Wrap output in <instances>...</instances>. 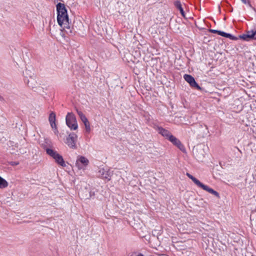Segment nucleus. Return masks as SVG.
<instances>
[{
  "mask_svg": "<svg viewBox=\"0 0 256 256\" xmlns=\"http://www.w3.org/2000/svg\"><path fill=\"white\" fill-rule=\"evenodd\" d=\"M56 10L58 13L57 21L58 24L70 34L72 35L73 32L70 29V24L69 22V20L67 10L64 4L59 2L56 4Z\"/></svg>",
  "mask_w": 256,
  "mask_h": 256,
  "instance_id": "f257e3e1",
  "label": "nucleus"
},
{
  "mask_svg": "<svg viewBox=\"0 0 256 256\" xmlns=\"http://www.w3.org/2000/svg\"><path fill=\"white\" fill-rule=\"evenodd\" d=\"M186 174L198 187L202 188V189L208 192L209 193H210V194L214 195L217 198H220V194L216 191L214 190H213L212 188L208 187V186L203 184L199 180H198L196 178L187 172Z\"/></svg>",
  "mask_w": 256,
  "mask_h": 256,
  "instance_id": "f03ea898",
  "label": "nucleus"
},
{
  "mask_svg": "<svg viewBox=\"0 0 256 256\" xmlns=\"http://www.w3.org/2000/svg\"><path fill=\"white\" fill-rule=\"evenodd\" d=\"M46 154L52 156L58 164L62 167H65L66 166L62 156L58 154L57 152L49 148H46Z\"/></svg>",
  "mask_w": 256,
  "mask_h": 256,
  "instance_id": "7ed1b4c3",
  "label": "nucleus"
},
{
  "mask_svg": "<svg viewBox=\"0 0 256 256\" xmlns=\"http://www.w3.org/2000/svg\"><path fill=\"white\" fill-rule=\"evenodd\" d=\"M66 125L71 130H76L78 128L76 119L74 114L68 112L66 116Z\"/></svg>",
  "mask_w": 256,
  "mask_h": 256,
  "instance_id": "20e7f679",
  "label": "nucleus"
},
{
  "mask_svg": "<svg viewBox=\"0 0 256 256\" xmlns=\"http://www.w3.org/2000/svg\"><path fill=\"white\" fill-rule=\"evenodd\" d=\"M77 135L74 132H72L66 138L65 143L70 148L72 149H76L77 146L76 142H77Z\"/></svg>",
  "mask_w": 256,
  "mask_h": 256,
  "instance_id": "39448f33",
  "label": "nucleus"
},
{
  "mask_svg": "<svg viewBox=\"0 0 256 256\" xmlns=\"http://www.w3.org/2000/svg\"><path fill=\"white\" fill-rule=\"evenodd\" d=\"M99 176L102 178L110 180L112 176V172L110 170L100 168L98 172Z\"/></svg>",
  "mask_w": 256,
  "mask_h": 256,
  "instance_id": "423d86ee",
  "label": "nucleus"
},
{
  "mask_svg": "<svg viewBox=\"0 0 256 256\" xmlns=\"http://www.w3.org/2000/svg\"><path fill=\"white\" fill-rule=\"evenodd\" d=\"M184 78L186 82H187L192 87L196 88L197 90H201V88L196 82L194 78L192 76L185 74Z\"/></svg>",
  "mask_w": 256,
  "mask_h": 256,
  "instance_id": "0eeeda50",
  "label": "nucleus"
},
{
  "mask_svg": "<svg viewBox=\"0 0 256 256\" xmlns=\"http://www.w3.org/2000/svg\"><path fill=\"white\" fill-rule=\"evenodd\" d=\"M240 38L246 41H248L250 40H256V30L248 31L246 34L240 36Z\"/></svg>",
  "mask_w": 256,
  "mask_h": 256,
  "instance_id": "6e6552de",
  "label": "nucleus"
},
{
  "mask_svg": "<svg viewBox=\"0 0 256 256\" xmlns=\"http://www.w3.org/2000/svg\"><path fill=\"white\" fill-rule=\"evenodd\" d=\"M88 162V160L86 158L83 156H80L76 161V166L80 170L83 169L84 168V166H86Z\"/></svg>",
  "mask_w": 256,
  "mask_h": 256,
  "instance_id": "1a4fd4ad",
  "label": "nucleus"
},
{
  "mask_svg": "<svg viewBox=\"0 0 256 256\" xmlns=\"http://www.w3.org/2000/svg\"><path fill=\"white\" fill-rule=\"evenodd\" d=\"M174 145L176 146L180 150L184 152H185V148L181 142L175 136L172 134L170 138L168 139Z\"/></svg>",
  "mask_w": 256,
  "mask_h": 256,
  "instance_id": "9d476101",
  "label": "nucleus"
},
{
  "mask_svg": "<svg viewBox=\"0 0 256 256\" xmlns=\"http://www.w3.org/2000/svg\"><path fill=\"white\" fill-rule=\"evenodd\" d=\"M56 114L54 112H52L49 116L48 120L52 128L54 130V132L58 133V130L56 124Z\"/></svg>",
  "mask_w": 256,
  "mask_h": 256,
  "instance_id": "9b49d317",
  "label": "nucleus"
},
{
  "mask_svg": "<svg viewBox=\"0 0 256 256\" xmlns=\"http://www.w3.org/2000/svg\"><path fill=\"white\" fill-rule=\"evenodd\" d=\"M158 133L167 139H168L170 136H172V134L168 130H166L162 127H158Z\"/></svg>",
  "mask_w": 256,
  "mask_h": 256,
  "instance_id": "f8f14e48",
  "label": "nucleus"
},
{
  "mask_svg": "<svg viewBox=\"0 0 256 256\" xmlns=\"http://www.w3.org/2000/svg\"><path fill=\"white\" fill-rule=\"evenodd\" d=\"M174 5L180 11V12L182 14V15L184 17H185L184 12L182 8V6L180 2L178 0L175 1L174 2Z\"/></svg>",
  "mask_w": 256,
  "mask_h": 256,
  "instance_id": "ddd939ff",
  "label": "nucleus"
},
{
  "mask_svg": "<svg viewBox=\"0 0 256 256\" xmlns=\"http://www.w3.org/2000/svg\"><path fill=\"white\" fill-rule=\"evenodd\" d=\"M76 112L78 116H80L81 120L84 122L88 120L85 115L82 113V112L78 110V109H76Z\"/></svg>",
  "mask_w": 256,
  "mask_h": 256,
  "instance_id": "4468645a",
  "label": "nucleus"
},
{
  "mask_svg": "<svg viewBox=\"0 0 256 256\" xmlns=\"http://www.w3.org/2000/svg\"><path fill=\"white\" fill-rule=\"evenodd\" d=\"M8 186V182L0 176V188H4Z\"/></svg>",
  "mask_w": 256,
  "mask_h": 256,
  "instance_id": "2eb2a0df",
  "label": "nucleus"
},
{
  "mask_svg": "<svg viewBox=\"0 0 256 256\" xmlns=\"http://www.w3.org/2000/svg\"><path fill=\"white\" fill-rule=\"evenodd\" d=\"M85 126V128L87 132H90V124L88 120L83 122Z\"/></svg>",
  "mask_w": 256,
  "mask_h": 256,
  "instance_id": "dca6fc26",
  "label": "nucleus"
},
{
  "mask_svg": "<svg viewBox=\"0 0 256 256\" xmlns=\"http://www.w3.org/2000/svg\"><path fill=\"white\" fill-rule=\"evenodd\" d=\"M226 38H229L230 39L232 40H238V38L236 37L232 36V34H228V33L226 35Z\"/></svg>",
  "mask_w": 256,
  "mask_h": 256,
  "instance_id": "f3484780",
  "label": "nucleus"
},
{
  "mask_svg": "<svg viewBox=\"0 0 256 256\" xmlns=\"http://www.w3.org/2000/svg\"><path fill=\"white\" fill-rule=\"evenodd\" d=\"M227 34L228 33H226L222 31L219 30L218 34L226 38Z\"/></svg>",
  "mask_w": 256,
  "mask_h": 256,
  "instance_id": "a211bd4d",
  "label": "nucleus"
},
{
  "mask_svg": "<svg viewBox=\"0 0 256 256\" xmlns=\"http://www.w3.org/2000/svg\"><path fill=\"white\" fill-rule=\"evenodd\" d=\"M241 1L244 4H248L250 6H252L249 0H241Z\"/></svg>",
  "mask_w": 256,
  "mask_h": 256,
  "instance_id": "6ab92c4d",
  "label": "nucleus"
},
{
  "mask_svg": "<svg viewBox=\"0 0 256 256\" xmlns=\"http://www.w3.org/2000/svg\"><path fill=\"white\" fill-rule=\"evenodd\" d=\"M210 32L213 34H218L219 30H210Z\"/></svg>",
  "mask_w": 256,
  "mask_h": 256,
  "instance_id": "aec40b11",
  "label": "nucleus"
},
{
  "mask_svg": "<svg viewBox=\"0 0 256 256\" xmlns=\"http://www.w3.org/2000/svg\"><path fill=\"white\" fill-rule=\"evenodd\" d=\"M10 164L11 166H15L18 165L19 162H10Z\"/></svg>",
  "mask_w": 256,
  "mask_h": 256,
  "instance_id": "412c9836",
  "label": "nucleus"
},
{
  "mask_svg": "<svg viewBox=\"0 0 256 256\" xmlns=\"http://www.w3.org/2000/svg\"><path fill=\"white\" fill-rule=\"evenodd\" d=\"M138 256H143V254H139Z\"/></svg>",
  "mask_w": 256,
  "mask_h": 256,
  "instance_id": "4be33fe9",
  "label": "nucleus"
},
{
  "mask_svg": "<svg viewBox=\"0 0 256 256\" xmlns=\"http://www.w3.org/2000/svg\"><path fill=\"white\" fill-rule=\"evenodd\" d=\"M204 126H205V127H206V130H208V128L207 126H206V125H204Z\"/></svg>",
  "mask_w": 256,
  "mask_h": 256,
  "instance_id": "5701e85b",
  "label": "nucleus"
},
{
  "mask_svg": "<svg viewBox=\"0 0 256 256\" xmlns=\"http://www.w3.org/2000/svg\"><path fill=\"white\" fill-rule=\"evenodd\" d=\"M236 148L238 149V150L239 152H241L240 150V149H239L238 148Z\"/></svg>",
  "mask_w": 256,
  "mask_h": 256,
  "instance_id": "b1692460",
  "label": "nucleus"
},
{
  "mask_svg": "<svg viewBox=\"0 0 256 256\" xmlns=\"http://www.w3.org/2000/svg\"><path fill=\"white\" fill-rule=\"evenodd\" d=\"M196 156L198 158H200V157H199L198 156H197L196 154Z\"/></svg>",
  "mask_w": 256,
  "mask_h": 256,
  "instance_id": "393cba45",
  "label": "nucleus"
}]
</instances>
